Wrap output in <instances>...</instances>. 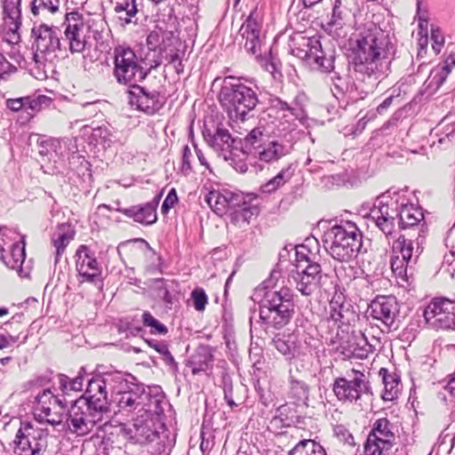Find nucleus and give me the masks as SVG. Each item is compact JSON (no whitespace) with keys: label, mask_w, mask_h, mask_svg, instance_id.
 Wrapping results in <instances>:
<instances>
[{"label":"nucleus","mask_w":455,"mask_h":455,"mask_svg":"<svg viewBox=\"0 0 455 455\" xmlns=\"http://www.w3.org/2000/svg\"><path fill=\"white\" fill-rule=\"evenodd\" d=\"M393 48L388 36L379 28L368 30L357 40L355 71L357 78L367 84L368 89L372 90L379 81L388 75Z\"/></svg>","instance_id":"nucleus-1"},{"label":"nucleus","mask_w":455,"mask_h":455,"mask_svg":"<svg viewBox=\"0 0 455 455\" xmlns=\"http://www.w3.org/2000/svg\"><path fill=\"white\" fill-rule=\"evenodd\" d=\"M87 398L85 401L77 400L68 411L67 426L70 432L77 435H86L99 425V428L108 432L112 425L103 420L102 413L108 410L107 391L105 385L99 379L87 380Z\"/></svg>","instance_id":"nucleus-2"},{"label":"nucleus","mask_w":455,"mask_h":455,"mask_svg":"<svg viewBox=\"0 0 455 455\" xmlns=\"http://www.w3.org/2000/svg\"><path fill=\"white\" fill-rule=\"evenodd\" d=\"M253 296L255 299L262 297L259 302V316L266 331L280 330L291 322L295 305L293 292L290 288L266 290L265 287H259Z\"/></svg>","instance_id":"nucleus-3"},{"label":"nucleus","mask_w":455,"mask_h":455,"mask_svg":"<svg viewBox=\"0 0 455 455\" xmlns=\"http://www.w3.org/2000/svg\"><path fill=\"white\" fill-rule=\"evenodd\" d=\"M257 85L252 81L228 76L220 92V101L230 118L243 121L259 104Z\"/></svg>","instance_id":"nucleus-4"},{"label":"nucleus","mask_w":455,"mask_h":455,"mask_svg":"<svg viewBox=\"0 0 455 455\" xmlns=\"http://www.w3.org/2000/svg\"><path fill=\"white\" fill-rule=\"evenodd\" d=\"M326 251L339 262H349L363 250V235L356 225L346 221L328 228L323 237Z\"/></svg>","instance_id":"nucleus-5"},{"label":"nucleus","mask_w":455,"mask_h":455,"mask_svg":"<svg viewBox=\"0 0 455 455\" xmlns=\"http://www.w3.org/2000/svg\"><path fill=\"white\" fill-rule=\"evenodd\" d=\"M205 200L217 214L233 210L232 222L239 226L249 224L250 220L259 212V196L255 194L211 191Z\"/></svg>","instance_id":"nucleus-6"},{"label":"nucleus","mask_w":455,"mask_h":455,"mask_svg":"<svg viewBox=\"0 0 455 455\" xmlns=\"http://www.w3.org/2000/svg\"><path fill=\"white\" fill-rule=\"evenodd\" d=\"M291 52L297 58L305 60L312 68L330 72L334 68V56L323 48L316 36H306L297 33L291 37Z\"/></svg>","instance_id":"nucleus-7"},{"label":"nucleus","mask_w":455,"mask_h":455,"mask_svg":"<svg viewBox=\"0 0 455 455\" xmlns=\"http://www.w3.org/2000/svg\"><path fill=\"white\" fill-rule=\"evenodd\" d=\"M60 29L44 23L34 25L32 37L34 42L33 60L38 68L52 67L58 59L57 51L60 50Z\"/></svg>","instance_id":"nucleus-8"},{"label":"nucleus","mask_w":455,"mask_h":455,"mask_svg":"<svg viewBox=\"0 0 455 455\" xmlns=\"http://www.w3.org/2000/svg\"><path fill=\"white\" fill-rule=\"evenodd\" d=\"M113 75L116 82L132 87L147 76L139 59L130 47L117 46L114 50Z\"/></svg>","instance_id":"nucleus-9"},{"label":"nucleus","mask_w":455,"mask_h":455,"mask_svg":"<svg viewBox=\"0 0 455 455\" xmlns=\"http://www.w3.org/2000/svg\"><path fill=\"white\" fill-rule=\"evenodd\" d=\"M298 264L296 271H292L291 278L296 289L304 296L312 295L322 283L323 277L322 267L312 261L303 251L296 250Z\"/></svg>","instance_id":"nucleus-10"},{"label":"nucleus","mask_w":455,"mask_h":455,"mask_svg":"<svg viewBox=\"0 0 455 455\" xmlns=\"http://www.w3.org/2000/svg\"><path fill=\"white\" fill-rule=\"evenodd\" d=\"M48 431L23 421L14 440V452L18 455H42L46 450Z\"/></svg>","instance_id":"nucleus-11"},{"label":"nucleus","mask_w":455,"mask_h":455,"mask_svg":"<svg viewBox=\"0 0 455 455\" xmlns=\"http://www.w3.org/2000/svg\"><path fill=\"white\" fill-rule=\"evenodd\" d=\"M423 315L432 329L455 331V300L435 298L426 307Z\"/></svg>","instance_id":"nucleus-12"},{"label":"nucleus","mask_w":455,"mask_h":455,"mask_svg":"<svg viewBox=\"0 0 455 455\" xmlns=\"http://www.w3.org/2000/svg\"><path fill=\"white\" fill-rule=\"evenodd\" d=\"M331 342L337 344L336 348L347 357L363 359L372 353V346L361 331H337Z\"/></svg>","instance_id":"nucleus-13"},{"label":"nucleus","mask_w":455,"mask_h":455,"mask_svg":"<svg viewBox=\"0 0 455 455\" xmlns=\"http://www.w3.org/2000/svg\"><path fill=\"white\" fill-rule=\"evenodd\" d=\"M118 376L116 377L118 384L114 389L119 395L117 398V406L120 412L129 417L131 412L135 411H141L144 410V401L147 395L141 387L136 384L129 386V381L124 379L122 371H116Z\"/></svg>","instance_id":"nucleus-14"},{"label":"nucleus","mask_w":455,"mask_h":455,"mask_svg":"<svg viewBox=\"0 0 455 455\" xmlns=\"http://www.w3.org/2000/svg\"><path fill=\"white\" fill-rule=\"evenodd\" d=\"M66 403L50 390H44L37 396L35 419L40 423L58 426L63 422Z\"/></svg>","instance_id":"nucleus-15"},{"label":"nucleus","mask_w":455,"mask_h":455,"mask_svg":"<svg viewBox=\"0 0 455 455\" xmlns=\"http://www.w3.org/2000/svg\"><path fill=\"white\" fill-rule=\"evenodd\" d=\"M65 39L72 53H81L86 44L87 27L83 15L78 12H68L63 22Z\"/></svg>","instance_id":"nucleus-16"},{"label":"nucleus","mask_w":455,"mask_h":455,"mask_svg":"<svg viewBox=\"0 0 455 455\" xmlns=\"http://www.w3.org/2000/svg\"><path fill=\"white\" fill-rule=\"evenodd\" d=\"M368 380L363 371H353L347 378H338L333 392L340 401H355L367 389Z\"/></svg>","instance_id":"nucleus-17"},{"label":"nucleus","mask_w":455,"mask_h":455,"mask_svg":"<svg viewBox=\"0 0 455 455\" xmlns=\"http://www.w3.org/2000/svg\"><path fill=\"white\" fill-rule=\"evenodd\" d=\"M245 51L257 59L262 55L261 22L256 11L250 13L240 28Z\"/></svg>","instance_id":"nucleus-18"},{"label":"nucleus","mask_w":455,"mask_h":455,"mask_svg":"<svg viewBox=\"0 0 455 455\" xmlns=\"http://www.w3.org/2000/svg\"><path fill=\"white\" fill-rule=\"evenodd\" d=\"M329 317L339 323L338 331L349 330L350 323L357 316L353 306L339 290H336L329 304Z\"/></svg>","instance_id":"nucleus-19"},{"label":"nucleus","mask_w":455,"mask_h":455,"mask_svg":"<svg viewBox=\"0 0 455 455\" xmlns=\"http://www.w3.org/2000/svg\"><path fill=\"white\" fill-rule=\"evenodd\" d=\"M76 267L83 282H93L101 275V266L94 252L86 245H81L76 252Z\"/></svg>","instance_id":"nucleus-20"},{"label":"nucleus","mask_w":455,"mask_h":455,"mask_svg":"<svg viewBox=\"0 0 455 455\" xmlns=\"http://www.w3.org/2000/svg\"><path fill=\"white\" fill-rule=\"evenodd\" d=\"M399 312L398 303L393 296H380L372 300L371 315L380 321L387 329H390Z\"/></svg>","instance_id":"nucleus-21"},{"label":"nucleus","mask_w":455,"mask_h":455,"mask_svg":"<svg viewBox=\"0 0 455 455\" xmlns=\"http://www.w3.org/2000/svg\"><path fill=\"white\" fill-rule=\"evenodd\" d=\"M21 0H4L3 11L5 23L8 25V32L5 42L17 44L20 40L18 30L21 25Z\"/></svg>","instance_id":"nucleus-22"},{"label":"nucleus","mask_w":455,"mask_h":455,"mask_svg":"<svg viewBox=\"0 0 455 455\" xmlns=\"http://www.w3.org/2000/svg\"><path fill=\"white\" fill-rule=\"evenodd\" d=\"M132 90L129 91V102L132 106L137 108L148 114H154L157 111L162 103L159 100V93L156 91L148 92L137 84L132 86Z\"/></svg>","instance_id":"nucleus-23"},{"label":"nucleus","mask_w":455,"mask_h":455,"mask_svg":"<svg viewBox=\"0 0 455 455\" xmlns=\"http://www.w3.org/2000/svg\"><path fill=\"white\" fill-rule=\"evenodd\" d=\"M291 146L284 145L279 140L270 136L257 151H253L252 156L262 163L274 164L291 154Z\"/></svg>","instance_id":"nucleus-24"},{"label":"nucleus","mask_w":455,"mask_h":455,"mask_svg":"<svg viewBox=\"0 0 455 455\" xmlns=\"http://www.w3.org/2000/svg\"><path fill=\"white\" fill-rule=\"evenodd\" d=\"M296 120L293 116L283 114L281 117H276L272 121L273 126L270 125V134H272V137L279 140L284 145L291 146V149L296 140Z\"/></svg>","instance_id":"nucleus-25"},{"label":"nucleus","mask_w":455,"mask_h":455,"mask_svg":"<svg viewBox=\"0 0 455 455\" xmlns=\"http://www.w3.org/2000/svg\"><path fill=\"white\" fill-rule=\"evenodd\" d=\"M133 427L134 432L132 433V429H131L130 427H127L124 424H118L117 426H115L116 434L123 435V437L127 440L133 439L140 443H152L159 437L158 433L149 427L147 424L134 423Z\"/></svg>","instance_id":"nucleus-26"},{"label":"nucleus","mask_w":455,"mask_h":455,"mask_svg":"<svg viewBox=\"0 0 455 455\" xmlns=\"http://www.w3.org/2000/svg\"><path fill=\"white\" fill-rule=\"evenodd\" d=\"M422 252V248L419 242L406 238L405 235H400L393 243V253L397 254L411 265L416 264L419 256Z\"/></svg>","instance_id":"nucleus-27"},{"label":"nucleus","mask_w":455,"mask_h":455,"mask_svg":"<svg viewBox=\"0 0 455 455\" xmlns=\"http://www.w3.org/2000/svg\"><path fill=\"white\" fill-rule=\"evenodd\" d=\"M370 217L387 236L392 235L395 229V217L390 215L388 205L385 204L380 199H378L374 204Z\"/></svg>","instance_id":"nucleus-28"},{"label":"nucleus","mask_w":455,"mask_h":455,"mask_svg":"<svg viewBox=\"0 0 455 455\" xmlns=\"http://www.w3.org/2000/svg\"><path fill=\"white\" fill-rule=\"evenodd\" d=\"M0 259L5 264L6 267L17 270L20 275L22 274V265L24 263L26 253H25V236H20V243H14L11 246V252L5 255L4 248L0 244Z\"/></svg>","instance_id":"nucleus-29"},{"label":"nucleus","mask_w":455,"mask_h":455,"mask_svg":"<svg viewBox=\"0 0 455 455\" xmlns=\"http://www.w3.org/2000/svg\"><path fill=\"white\" fill-rule=\"evenodd\" d=\"M156 202L148 203L144 205L124 209L122 212L125 216L132 218L136 222L150 225L155 223L157 220L156 212Z\"/></svg>","instance_id":"nucleus-30"},{"label":"nucleus","mask_w":455,"mask_h":455,"mask_svg":"<svg viewBox=\"0 0 455 455\" xmlns=\"http://www.w3.org/2000/svg\"><path fill=\"white\" fill-rule=\"evenodd\" d=\"M269 138L270 125H266L264 119L261 118L259 124L245 136L244 146L253 156V151H257Z\"/></svg>","instance_id":"nucleus-31"},{"label":"nucleus","mask_w":455,"mask_h":455,"mask_svg":"<svg viewBox=\"0 0 455 455\" xmlns=\"http://www.w3.org/2000/svg\"><path fill=\"white\" fill-rule=\"evenodd\" d=\"M382 375L384 391L382 398L385 401H394L402 392L403 384L397 371H379Z\"/></svg>","instance_id":"nucleus-32"},{"label":"nucleus","mask_w":455,"mask_h":455,"mask_svg":"<svg viewBox=\"0 0 455 455\" xmlns=\"http://www.w3.org/2000/svg\"><path fill=\"white\" fill-rule=\"evenodd\" d=\"M394 429L395 427L387 418H380L374 421L368 436L395 445V434Z\"/></svg>","instance_id":"nucleus-33"},{"label":"nucleus","mask_w":455,"mask_h":455,"mask_svg":"<svg viewBox=\"0 0 455 455\" xmlns=\"http://www.w3.org/2000/svg\"><path fill=\"white\" fill-rule=\"evenodd\" d=\"M279 111L283 112L285 115L295 117V119L301 120L305 116L303 107L298 102V100H294L291 104L283 101L279 98H275L271 100V106L268 108V116H271L274 113Z\"/></svg>","instance_id":"nucleus-34"},{"label":"nucleus","mask_w":455,"mask_h":455,"mask_svg":"<svg viewBox=\"0 0 455 455\" xmlns=\"http://www.w3.org/2000/svg\"><path fill=\"white\" fill-rule=\"evenodd\" d=\"M293 175L292 164L283 167L274 178L261 185L262 194H272L288 182Z\"/></svg>","instance_id":"nucleus-35"},{"label":"nucleus","mask_w":455,"mask_h":455,"mask_svg":"<svg viewBox=\"0 0 455 455\" xmlns=\"http://www.w3.org/2000/svg\"><path fill=\"white\" fill-rule=\"evenodd\" d=\"M115 12L118 14V19L123 26L137 23L138 6L136 0H124L117 3L115 6Z\"/></svg>","instance_id":"nucleus-36"},{"label":"nucleus","mask_w":455,"mask_h":455,"mask_svg":"<svg viewBox=\"0 0 455 455\" xmlns=\"http://www.w3.org/2000/svg\"><path fill=\"white\" fill-rule=\"evenodd\" d=\"M275 347L283 355H294L297 336L295 333H278L273 338Z\"/></svg>","instance_id":"nucleus-37"},{"label":"nucleus","mask_w":455,"mask_h":455,"mask_svg":"<svg viewBox=\"0 0 455 455\" xmlns=\"http://www.w3.org/2000/svg\"><path fill=\"white\" fill-rule=\"evenodd\" d=\"M210 146L217 151L230 152L235 143L229 132L224 128H218L215 133L208 140Z\"/></svg>","instance_id":"nucleus-38"},{"label":"nucleus","mask_w":455,"mask_h":455,"mask_svg":"<svg viewBox=\"0 0 455 455\" xmlns=\"http://www.w3.org/2000/svg\"><path fill=\"white\" fill-rule=\"evenodd\" d=\"M396 215L399 217V223L402 228L418 225L424 218L421 210L412 205H403Z\"/></svg>","instance_id":"nucleus-39"},{"label":"nucleus","mask_w":455,"mask_h":455,"mask_svg":"<svg viewBox=\"0 0 455 455\" xmlns=\"http://www.w3.org/2000/svg\"><path fill=\"white\" fill-rule=\"evenodd\" d=\"M346 0H335L331 15L329 20L327 21V27L330 28H342L345 20L348 15V9L345 4Z\"/></svg>","instance_id":"nucleus-40"},{"label":"nucleus","mask_w":455,"mask_h":455,"mask_svg":"<svg viewBox=\"0 0 455 455\" xmlns=\"http://www.w3.org/2000/svg\"><path fill=\"white\" fill-rule=\"evenodd\" d=\"M288 455H326L323 448L312 440L299 441Z\"/></svg>","instance_id":"nucleus-41"},{"label":"nucleus","mask_w":455,"mask_h":455,"mask_svg":"<svg viewBox=\"0 0 455 455\" xmlns=\"http://www.w3.org/2000/svg\"><path fill=\"white\" fill-rule=\"evenodd\" d=\"M394 445L367 436L363 443V455H389Z\"/></svg>","instance_id":"nucleus-42"},{"label":"nucleus","mask_w":455,"mask_h":455,"mask_svg":"<svg viewBox=\"0 0 455 455\" xmlns=\"http://www.w3.org/2000/svg\"><path fill=\"white\" fill-rule=\"evenodd\" d=\"M84 376L79 373L74 378H69L65 374L60 375V383L62 390L68 392H80L84 388Z\"/></svg>","instance_id":"nucleus-43"},{"label":"nucleus","mask_w":455,"mask_h":455,"mask_svg":"<svg viewBox=\"0 0 455 455\" xmlns=\"http://www.w3.org/2000/svg\"><path fill=\"white\" fill-rule=\"evenodd\" d=\"M114 136L111 131L107 126H98L92 129L91 133L92 142L100 144L104 148L109 147L113 142Z\"/></svg>","instance_id":"nucleus-44"},{"label":"nucleus","mask_w":455,"mask_h":455,"mask_svg":"<svg viewBox=\"0 0 455 455\" xmlns=\"http://www.w3.org/2000/svg\"><path fill=\"white\" fill-rule=\"evenodd\" d=\"M447 71L435 68L431 70L427 79L425 82L426 88L430 92H436L447 78Z\"/></svg>","instance_id":"nucleus-45"},{"label":"nucleus","mask_w":455,"mask_h":455,"mask_svg":"<svg viewBox=\"0 0 455 455\" xmlns=\"http://www.w3.org/2000/svg\"><path fill=\"white\" fill-rule=\"evenodd\" d=\"M413 265L401 258L397 254H394L391 259V268L394 274L403 279L406 280L408 277V270L412 269Z\"/></svg>","instance_id":"nucleus-46"},{"label":"nucleus","mask_w":455,"mask_h":455,"mask_svg":"<svg viewBox=\"0 0 455 455\" xmlns=\"http://www.w3.org/2000/svg\"><path fill=\"white\" fill-rule=\"evenodd\" d=\"M61 0H31V12L34 15H38L40 10H44L52 13L59 11Z\"/></svg>","instance_id":"nucleus-47"},{"label":"nucleus","mask_w":455,"mask_h":455,"mask_svg":"<svg viewBox=\"0 0 455 455\" xmlns=\"http://www.w3.org/2000/svg\"><path fill=\"white\" fill-rule=\"evenodd\" d=\"M65 227H60L58 231L54 234L52 242L56 248L57 256L60 255L68 243L73 239V235L64 231Z\"/></svg>","instance_id":"nucleus-48"},{"label":"nucleus","mask_w":455,"mask_h":455,"mask_svg":"<svg viewBox=\"0 0 455 455\" xmlns=\"http://www.w3.org/2000/svg\"><path fill=\"white\" fill-rule=\"evenodd\" d=\"M142 323L145 326L150 327L153 334L164 335L167 333V327L156 320L149 312H144L142 315Z\"/></svg>","instance_id":"nucleus-49"},{"label":"nucleus","mask_w":455,"mask_h":455,"mask_svg":"<svg viewBox=\"0 0 455 455\" xmlns=\"http://www.w3.org/2000/svg\"><path fill=\"white\" fill-rule=\"evenodd\" d=\"M191 299L193 300V305L196 310L201 312L205 308L206 304L208 303V297L202 288H196L191 292Z\"/></svg>","instance_id":"nucleus-50"},{"label":"nucleus","mask_w":455,"mask_h":455,"mask_svg":"<svg viewBox=\"0 0 455 455\" xmlns=\"http://www.w3.org/2000/svg\"><path fill=\"white\" fill-rule=\"evenodd\" d=\"M164 36H171V34L164 32V30L160 28H156V29L152 30L147 37V44L148 47L151 49L162 47L161 39L164 40Z\"/></svg>","instance_id":"nucleus-51"},{"label":"nucleus","mask_w":455,"mask_h":455,"mask_svg":"<svg viewBox=\"0 0 455 455\" xmlns=\"http://www.w3.org/2000/svg\"><path fill=\"white\" fill-rule=\"evenodd\" d=\"M6 37L3 39V41L0 43V50H4L3 44H5L9 45L10 44H7L5 42ZM16 71V67L13 66L12 63H10L4 54L0 52V78H4L5 76H8L13 72Z\"/></svg>","instance_id":"nucleus-52"},{"label":"nucleus","mask_w":455,"mask_h":455,"mask_svg":"<svg viewBox=\"0 0 455 455\" xmlns=\"http://www.w3.org/2000/svg\"><path fill=\"white\" fill-rule=\"evenodd\" d=\"M41 108V100L40 98H31V97H24V108L23 111H25L28 116H34V115L38 112Z\"/></svg>","instance_id":"nucleus-53"},{"label":"nucleus","mask_w":455,"mask_h":455,"mask_svg":"<svg viewBox=\"0 0 455 455\" xmlns=\"http://www.w3.org/2000/svg\"><path fill=\"white\" fill-rule=\"evenodd\" d=\"M0 235L2 236L3 247L7 245L9 243H18L16 240L19 236H21L15 228H10L7 227H0ZM2 245V243H0Z\"/></svg>","instance_id":"nucleus-54"},{"label":"nucleus","mask_w":455,"mask_h":455,"mask_svg":"<svg viewBox=\"0 0 455 455\" xmlns=\"http://www.w3.org/2000/svg\"><path fill=\"white\" fill-rule=\"evenodd\" d=\"M194 158V154L192 149L187 145L183 148L182 151V166L181 172L188 175L192 171V159Z\"/></svg>","instance_id":"nucleus-55"},{"label":"nucleus","mask_w":455,"mask_h":455,"mask_svg":"<svg viewBox=\"0 0 455 455\" xmlns=\"http://www.w3.org/2000/svg\"><path fill=\"white\" fill-rule=\"evenodd\" d=\"M307 394V387L299 381H291V395L296 401H301L306 398Z\"/></svg>","instance_id":"nucleus-56"},{"label":"nucleus","mask_w":455,"mask_h":455,"mask_svg":"<svg viewBox=\"0 0 455 455\" xmlns=\"http://www.w3.org/2000/svg\"><path fill=\"white\" fill-rule=\"evenodd\" d=\"M36 144L38 146V153L42 156H48L52 155V151L54 147V141L52 140H47L44 137H38Z\"/></svg>","instance_id":"nucleus-57"},{"label":"nucleus","mask_w":455,"mask_h":455,"mask_svg":"<svg viewBox=\"0 0 455 455\" xmlns=\"http://www.w3.org/2000/svg\"><path fill=\"white\" fill-rule=\"evenodd\" d=\"M431 40L433 42L432 48L437 54L441 52V49L444 44V37L441 30L438 28H431Z\"/></svg>","instance_id":"nucleus-58"},{"label":"nucleus","mask_w":455,"mask_h":455,"mask_svg":"<svg viewBox=\"0 0 455 455\" xmlns=\"http://www.w3.org/2000/svg\"><path fill=\"white\" fill-rule=\"evenodd\" d=\"M178 202V196L174 188H172L164 200L161 207V211L164 214H166Z\"/></svg>","instance_id":"nucleus-59"},{"label":"nucleus","mask_w":455,"mask_h":455,"mask_svg":"<svg viewBox=\"0 0 455 455\" xmlns=\"http://www.w3.org/2000/svg\"><path fill=\"white\" fill-rule=\"evenodd\" d=\"M455 67V53H451L445 59L443 64L437 66V68L442 71H447V76L451 72V69Z\"/></svg>","instance_id":"nucleus-60"},{"label":"nucleus","mask_w":455,"mask_h":455,"mask_svg":"<svg viewBox=\"0 0 455 455\" xmlns=\"http://www.w3.org/2000/svg\"><path fill=\"white\" fill-rule=\"evenodd\" d=\"M6 106L11 110L17 112L23 110L24 108V97L17 99H9L6 101Z\"/></svg>","instance_id":"nucleus-61"},{"label":"nucleus","mask_w":455,"mask_h":455,"mask_svg":"<svg viewBox=\"0 0 455 455\" xmlns=\"http://www.w3.org/2000/svg\"><path fill=\"white\" fill-rule=\"evenodd\" d=\"M16 342V339L11 335L5 336L0 334V349H4L11 347L12 344Z\"/></svg>","instance_id":"nucleus-62"},{"label":"nucleus","mask_w":455,"mask_h":455,"mask_svg":"<svg viewBox=\"0 0 455 455\" xmlns=\"http://www.w3.org/2000/svg\"><path fill=\"white\" fill-rule=\"evenodd\" d=\"M444 388L453 396H455V371L448 375V380Z\"/></svg>","instance_id":"nucleus-63"},{"label":"nucleus","mask_w":455,"mask_h":455,"mask_svg":"<svg viewBox=\"0 0 455 455\" xmlns=\"http://www.w3.org/2000/svg\"><path fill=\"white\" fill-rule=\"evenodd\" d=\"M394 100L393 96H389L387 99H385L377 108V111L379 114H383L392 104Z\"/></svg>","instance_id":"nucleus-64"}]
</instances>
